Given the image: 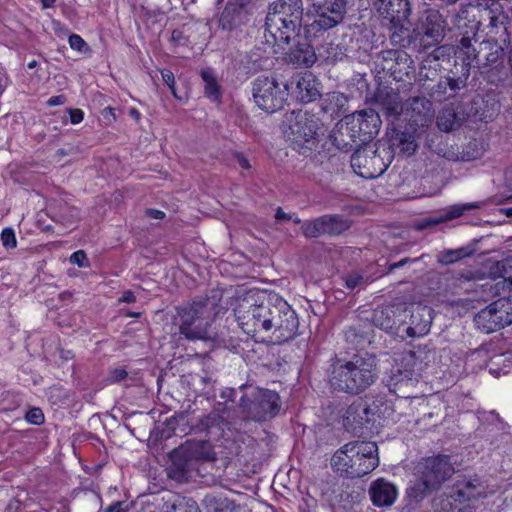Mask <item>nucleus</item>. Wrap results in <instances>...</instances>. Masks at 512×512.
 <instances>
[{
    "label": "nucleus",
    "instance_id": "5",
    "mask_svg": "<svg viewBox=\"0 0 512 512\" xmlns=\"http://www.w3.org/2000/svg\"><path fill=\"white\" fill-rule=\"evenodd\" d=\"M245 389L239 401L242 414L249 420L263 422L277 416L281 410V398L273 390L242 385Z\"/></svg>",
    "mask_w": 512,
    "mask_h": 512
},
{
    "label": "nucleus",
    "instance_id": "62",
    "mask_svg": "<svg viewBox=\"0 0 512 512\" xmlns=\"http://www.w3.org/2000/svg\"><path fill=\"white\" fill-rule=\"evenodd\" d=\"M275 218L277 220H287L289 219L288 215L281 209L278 208L275 214Z\"/></svg>",
    "mask_w": 512,
    "mask_h": 512
},
{
    "label": "nucleus",
    "instance_id": "51",
    "mask_svg": "<svg viewBox=\"0 0 512 512\" xmlns=\"http://www.w3.org/2000/svg\"><path fill=\"white\" fill-rule=\"evenodd\" d=\"M130 510V505L125 501H117L112 503L106 509L101 510L99 512H128Z\"/></svg>",
    "mask_w": 512,
    "mask_h": 512
},
{
    "label": "nucleus",
    "instance_id": "39",
    "mask_svg": "<svg viewBox=\"0 0 512 512\" xmlns=\"http://www.w3.org/2000/svg\"><path fill=\"white\" fill-rule=\"evenodd\" d=\"M382 107L387 116H397L405 113V109L396 93L388 94L382 102Z\"/></svg>",
    "mask_w": 512,
    "mask_h": 512
},
{
    "label": "nucleus",
    "instance_id": "58",
    "mask_svg": "<svg viewBox=\"0 0 512 512\" xmlns=\"http://www.w3.org/2000/svg\"><path fill=\"white\" fill-rule=\"evenodd\" d=\"M65 102H66V97L61 94V95H56V96L50 97L47 100V105L50 107L61 106V105L65 104Z\"/></svg>",
    "mask_w": 512,
    "mask_h": 512
},
{
    "label": "nucleus",
    "instance_id": "22",
    "mask_svg": "<svg viewBox=\"0 0 512 512\" xmlns=\"http://www.w3.org/2000/svg\"><path fill=\"white\" fill-rule=\"evenodd\" d=\"M481 495L479 487L472 481H464L457 485L456 492L451 493L447 499L441 501L444 512H461V508L453 505V502H464L475 499Z\"/></svg>",
    "mask_w": 512,
    "mask_h": 512
},
{
    "label": "nucleus",
    "instance_id": "63",
    "mask_svg": "<svg viewBox=\"0 0 512 512\" xmlns=\"http://www.w3.org/2000/svg\"><path fill=\"white\" fill-rule=\"evenodd\" d=\"M57 0H41L43 8H52L54 7Z\"/></svg>",
    "mask_w": 512,
    "mask_h": 512
},
{
    "label": "nucleus",
    "instance_id": "42",
    "mask_svg": "<svg viewBox=\"0 0 512 512\" xmlns=\"http://www.w3.org/2000/svg\"><path fill=\"white\" fill-rule=\"evenodd\" d=\"M392 312L389 307L376 310L373 316L374 324L384 330L392 329L396 324L390 316Z\"/></svg>",
    "mask_w": 512,
    "mask_h": 512
},
{
    "label": "nucleus",
    "instance_id": "1",
    "mask_svg": "<svg viewBox=\"0 0 512 512\" xmlns=\"http://www.w3.org/2000/svg\"><path fill=\"white\" fill-rule=\"evenodd\" d=\"M233 311L244 333L256 337L262 332H272L278 343L293 338L299 325L295 311L283 298L266 302V293L256 289L239 295L234 300Z\"/></svg>",
    "mask_w": 512,
    "mask_h": 512
},
{
    "label": "nucleus",
    "instance_id": "59",
    "mask_svg": "<svg viewBox=\"0 0 512 512\" xmlns=\"http://www.w3.org/2000/svg\"><path fill=\"white\" fill-rule=\"evenodd\" d=\"M136 301V297L132 291H125L119 298L120 303H133Z\"/></svg>",
    "mask_w": 512,
    "mask_h": 512
},
{
    "label": "nucleus",
    "instance_id": "20",
    "mask_svg": "<svg viewBox=\"0 0 512 512\" xmlns=\"http://www.w3.org/2000/svg\"><path fill=\"white\" fill-rule=\"evenodd\" d=\"M490 31L488 34L496 41L502 42L504 45L509 43V35L506 32H503L501 28L494 29L493 32H491V28L489 27ZM503 56H504V48L502 45H499L498 43L491 44L490 45V52L486 56V67H490V70L487 71L489 73L490 71L496 70L497 74H499L498 79H503Z\"/></svg>",
    "mask_w": 512,
    "mask_h": 512
},
{
    "label": "nucleus",
    "instance_id": "48",
    "mask_svg": "<svg viewBox=\"0 0 512 512\" xmlns=\"http://www.w3.org/2000/svg\"><path fill=\"white\" fill-rule=\"evenodd\" d=\"M1 241L5 248H15L17 240L12 228H4L1 232Z\"/></svg>",
    "mask_w": 512,
    "mask_h": 512
},
{
    "label": "nucleus",
    "instance_id": "23",
    "mask_svg": "<svg viewBox=\"0 0 512 512\" xmlns=\"http://www.w3.org/2000/svg\"><path fill=\"white\" fill-rule=\"evenodd\" d=\"M344 228V223L334 216H323L305 223L303 233L306 237H318L322 234H336Z\"/></svg>",
    "mask_w": 512,
    "mask_h": 512
},
{
    "label": "nucleus",
    "instance_id": "26",
    "mask_svg": "<svg viewBox=\"0 0 512 512\" xmlns=\"http://www.w3.org/2000/svg\"><path fill=\"white\" fill-rule=\"evenodd\" d=\"M288 59L297 66L311 67L317 60V53L307 42H298L288 53Z\"/></svg>",
    "mask_w": 512,
    "mask_h": 512
},
{
    "label": "nucleus",
    "instance_id": "19",
    "mask_svg": "<svg viewBox=\"0 0 512 512\" xmlns=\"http://www.w3.org/2000/svg\"><path fill=\"white\" fill-rule=\"evenodd\" d=\"M410 322L406 328L409 337L425 336L431 328L432 309L421 304H413L410 308Z\"/></svg>",
    "mask_w": 512,
    "mask_h": 512
},
{
    "label": "nucleus",
    "instance_id": "37",
    "mask_svg": "<svg viewBox=\"0 0 512 512\" xmlns=\"http://www.w3.org/2000/svg\"><path fill=\"white\" fill-rule=\"evenodd\" d=\"M488 143L483 139H474L470 141L463 149L461 159L464 161H474L480 159L488 149Z\"/></svg>",
    "mask_w": 512,
    "mask_h": 512
},
{
    "label": "nucleus",
    "instance_id": "18",
    "mask_svg": "<svg viewBox=\"0 0 512 512\" xmlns=\"http://www.w3.org/2000/svg\"><path fill=\"white\" fill-rule=\"evenodd\" d=\"M268 14L288 20L293 27H301L303 19L302 0H276L270 5Z\"/></svg>",
    "mask_w": 512,
    "mask_h": 512
},
{
    "label": "nucleus",
    "instance_id": "4",
    "mask_svg": "<svg viewBox=\"0 0 512 512\" xmlns=\"http://www.w3.org/2000/svg\"><path fill=\"white\" fill-rule=\"evenodd\" d=\"M434 360L435 351L426 346H419L397 354L390 370L389 387L416 381Z\"/></svg>",
    "mask_w": 512,
    "mask_h": 512
},
{
    "label": "nucleus",
    "instance_id": "49",
    "mask_svg": "<svg viewBox=\"0 0 512 512\" xmlns=\"http://www.w3.org/2000/svg\"><path fill=\"white\" fill-rule=\"evenodd\" d=\"M70 262L72 264H75V265H77L79 267H83V268L89 266L88 258L86 256V253L83 250H78V251L74 252L70 256Z\"/></svg>",
    "mask_w": 512,
    "mask_h": 512
},
{
    "label": "nucleus",
    "instance_id": "57",
    "mask_svg": "<svg viewBox=\"0 0 512 512\" xmlns=\"http://www.w3.org/2000/svg\"><path fill=\"white\" fill-rule=\"evenodd\" d=\"M235 158L237 160V163L238 165L244 169V170H248L251 168V165H250V162L249 160L247 159V157L241 153V152H236L235 153Z\"/></svg>",
    "mask_w": 512,
    "mask_h": 512
},
{
    "label": "nucleus",
    "instance_id": "54",
    "mask_svg": "<svg viewBox=\"0 0 512 512\" xmlns=\"http://www.w3.org/2000/svg\"><path fill=\"white\" fill-rule=\"evenodd\" d=\"M68 113L72 124H79L84 119V112L81 109H69Z\"/></svg>",
    "mask_w": 512,
    "mask_h": 512
},
{
    "label": "nucleus",
    "instance_id": "31",
    "mask_svg": "<svg viewBox=\"0 0 512 512\" xmlns=\"http://www.w3.org/2000/svg\"><path fill=\"white\" fill-rule=\"evenodd\" d=\"M454 55L462 62L463 66H465L467 70L477 59L476 49L472 45L471 39L468 37H463L459 41L454 49Z\"/></svg>",
    "mask_w": 512,
    "mask_h": 512
},
{
    "label": "nucleus",
    "instance_id": "2",
    "mask_svg": "<svg viewBox=\"0 0 512 512\" xmlns=\"http://www.w3.org/2000/svg\"><path fill=\"white\" fill-rule=\"evenodd\" d=\"M333 469L350 478H359L379 465L378 446L371 441H351L332 456Z\"/></svg>",
    "mask_w": 512,
    "mask_h": 512
},
{
    "label": "nucleus",
    "instance_id": "8",
    "mask_svg": "<svg viewBox=\"0 0 512 512\" xmlns=\"http://www.w3.org/2000/svg\"><path fill=\"white\" fill-rule=\"evenodd\" d=\"M380 127L379 114L369 108L345 116L338 124V131L354 143H365L378 134Z\"/></svg>",
    "mask_w": 512,
    "mask_h": 512
},
{
    "label": "nucleus",
    "instance_id": "34",
    "mask_svg": "<svg viewBox=\"0 0 512 512\" xmlns=\"http://www.w3.org/2000/svg\"><path fill=\"white\" fill-rule=\"evenodd\" d=\"M490 352V345H483L471 351L466 357V366L471 371L488 368Z\"/></svg>",
    "mask_w": 512,
    "mask_h": 512
},
{
    "label": "nucleus",
    "instance_id": "53",
    "mask_svg": "<svg viewBox=\"0 0 512 512\" xmlns=\"http://www.w3.org/2000/svg\"><path fill=\"white\" fill-rule=\"evenodd\" d=\"M443 222H444V220H443V217L441 214L438 216H428L420 222L419 228H428V227L436 226Z\"/></svg>",
    "mask_w": 512,
    "mask_h": 512
},
{
    "label": "nucleus",
    "instance_id": "14",
    "mask_svg": "<svg viewBox=\"0 0 512 512\" xmlns=\"http://www.w3.org/2000/svg\"><path fill=\"white\" fill-rule=\"evenodd\" d=\"M287 85L289 86V96L301 103H310L320 95L319 83L309 71L296 74Z\"/></svg>",
    "mask_w": 512,
    "mask_h": 512
},
{
    "label": "nucleus",
    "instance_id": "7",
    "mask_svg": "<svg viewBox=\"0 0 512 512\" xmlns=\"http://www.w3.org/2000/svg\"><path fill=\"white\" fill-rule=\"evenodd\" d=\"M321 122L314 114L307 111L286 113L282 122V132L295 150L311 148L319 135Z\"/></svg>",
    "mask_w": 512,
    "mask_h": 512
},
{
    "label": "nucleus",
    "instance_id": "52",
    "mask_svg": "<svg viewBox=\"0 0 512 512\" xmlns=\"http://www.w3.org/2000/svg\"><path fill=\"white\" fill-rule=\"evenodd\" d=\"M161 76L163 81L166 83V85L170 88L172 94L174 97H177L176 91H175V78L174 74L170 70H162Z\"/></svg>",
    "mask_w": 512,
    "mask_h": 512
},
{
    "label": "nucleus",
    "instance_id": "56",
    "mask_svg": "<svg viewBox=\"0 0 512 512\" xmlns=\"http://www.w3.org/2000/svg\"><path fill=\"white\" fill-rule=\"evenodd\" d=\"M126 376H127V372L125 369L117 368V369H114L113 371H111L109 378L111 381L117 382V381H121V380L125 379Z\"/></svg>",
    "mask_w": 512,
    "mask_h": 512
},
{
    "label": "nucleus",
    "instance_id": "64",
    "mask_svg": "<svg viewBox=\"0 0 512 512\" xmlns=\"http://www.w3.org/2000/svg\"><path fill=\"white\" fill-rule=\"evenodd\" d=\"M409 261V259L405 258L397 263H394L392 266H391V269H395V268H400L402 267L405 263H407Z\"/></svg>",
    "mask_w": 512,
    "mask_h": 512
},
{
    "label": "nucleus",
    "instance_id": "21",
    "mask_svg": "<svg viewBox=\"0 0 512 512\" xmlns=\"http://www.w3.org/2000/svg\"><path fill=\"white\" fill-rule=\"evenodd\" d=\"M372 503L377 507H389L398 497L397 487L384 478L373 481L369 488Z\"/></svg>",
    "mask_w": 512,
    "mask_h": 512
},
{
    "label": "nucleus",
    "instance_id": "50",
    "mask_svg": "<svg viewBox=\"0 0 512 512\" xmlns=\"http://www.w3.org/2000/svg\"><path fill=\"white\" fill-rule=\"evenodd\" d=\"M476 7L473 4H467L460 7L459 12L456 15V24L460 27L462 26V20H469L470 13L475 10Z\"/></svg>",
    "mask_w": 512,
    "mask_h": 512
},
{
    "label": "nucleus",
    "instance_id": "44",
    "mask_svg": "<svg viewBox=\"0 0 512 512\" xmlns=\"http://www.w3.org/2000/svg\"><path fill=\"white\" fill-rule=\"evenodd\" d=\"M468 255V251L465 248L456 250H447L439 256V262L442 264L455 263Z\"/></svg>",
    "mask_w": 512,
    "mask_h": 512
},
{
    "label": "nucleus",
    "instance_id": "30",
    "mask_svg": "<svg viewBox=\"0 0 512 512\" xmlns=\"http://www.w3.org/2000/svg\"><path fill=\"white\" fill-rule=\"evenodd\" d=\"M418 137L417 129L415 126H409L404 131L397 133L394 145H397L400 152L406 155H411L417 148L416 138Z\"/></svg>",
    "mask_w": 512,
    "mask_h": 512
},
{
    "label": "nucleus",
    "instance_id": "38",
    "mask_svg": "<svg viewBox=\"0 0 512 512\" xmlns=\"http://www.w3.org/2000/svg\"><path fill=\"white\" fill-rule=\"evenodd\" d=\"M201 77L205 83L204 91L206 97L212 101H218L221 97V90L214 71L211 69L202 70Z\"/></svg>",
    "mask_w": 512,
    "mask_h": 512
},
{
    "label": "nucleus",
    "instance_id": "15",
    "mask_svg": "<svg viewBox=\"0 0 512 512\" xmlns=\"http://www.w3.org/2000/svg\"><path fill=\"white\" fill-rule=\"evenodd\" d=\"M173 462L176 464L178 459L185 461L180 465L181 474L184 475L189 469V462L192 460H214L215 452L208 441H191L182 445L172 454Z\"/></svg>",
    "mask_w": 512,
    "mask_h": 512
},
{
    "label": "nucleus",
    "instance_id": "61",
    "mask_svg": "<svg viewBox=\"0 0 512 512\" xmlns=\"http://www.w3.org/2000/svg\"><path fill=\"white\" fill-rule=\"evenodd\" d=\"M146 214L150 218H154V219H163L165 216V213L163 211L156 210V209H148L146 211Z\"/></svg>",
    "mask_w": 512,
    "mask_h": 512
},
{
    "label": "nucleus",
    "instance_id": "6",
    "mask_svg": "<svg viewBox=\"0 0 512 512\" xmlns=\"http://www.w3.org/2000/svg\"><path fill=\"white\" fill-rule=\"evenodd\" d=\"M420 479L415 480L407 489L410 498L422 500L433 489L450 477L454 468L448 456L439 455L424 459L418 466Z\"/></svg>",
    "mask_w": 512,
    "mask_h": 512
},
{
    "label": "nucleus",
    "instance_id": "16",
    "mask_svg": "<svg viewBox=\"0 0 512 512\" xmlns=\"http://www.w3.org/2000/svg\"><path fill=\"white\" fill-rule=\"evenodd\" d=\"M405 115L411 128L412 126L429 127L434 119L433 104L425 97L411 98L406 103Z\"/></svg>",
    "mask_w": 512,
    "mask_h": 512
},
{
    "label": "nucleus",
    "instance_id": "28",
    "mask_svg": "<svg viewBox=\"0 0 512 512\" xmlns=\"http://www.w3.org/2000/svg\"><path fill=\"white\" fill-rule=\"evenodd\" d=\"M500 4L498 0H490L489 4H486L485 13L489 17V25L491 32L494 29L501 28L503 32L508 31L509 16L504 11H500Z\"/></svg>",
    "mask_w": 512,
    "mask_h": 512
},
{
    "label": "nucleus",
    "instance_id": "3",
    "mask_svg": "<svg viewBox=\"0 0 512 512\" xmlns=\"http://www.w3.org/2000/svg\"><path fill=\"white\" fill-rule=\"evenodd\" d=\"M375 379L373 365L363 358L350 361L337 360L329 375V385L333 390L357 394L368 388Z\"/></svg>",
    "mask_w": 512,
    "mask_h": 512
},
{
    "label": "nucleus",
    "instance_id": "33",
    "mask_svg": "<svg viewBox=\"0 0 512 512\" xmlns=\"http://www.w3.org/2000/svg\"><path fill=\"white\" fill-rule=\"evenodd\" d=\"M462 119L452 106L444 107L438 117L437 126L441 131L450 132L460 127Z\"/></svg>",
    "mask_w": 512,
    "mask_h": 512
},
{
    "label": "nucleus",
    "instance_id": "35",
    "mask_svg": "<svg viewBox=\"0 0 512 512\" xmlns=\"http://www.w3.org/2000/svg\"><path fill=\"white\" fill-rule=\"evenodd\" d=\"M348 98L341 92H330L322 98V109L326 113L337 114L347 104Z\"/></svg>",
    "mask_w": 512,
    "mask_h": 512
},
{
    "label": "nucleus",
    "instance_id": "24",
    "mask_svg": "<svg viewBox=\"0 0 512 512\" xmlns=\"http://www.w3.org/2000/svg\"><path fill=\"white\" fill-rule=\"evenodd\" d=\"M474 323L479 331L486 334L506 327L493 302L475 315Z\"/></svg>",
    "mask_w": 512,
    "mask_h": 512
},
{
    "label": "nucleus",
    "instance_id": "29",
    "mask_svg": "<svg viewBox=\"0 0 512 512\" xmlns=\"http://www.w3.org/2000/svg\"><path fill=\"white\" fill-rule=\"evenodd\" d=\"M488 370L489 373L495 377L510 373L512 371V353L503 352L490 354Z\"/></svg>",
    "mask_w": 512,
    "mask_h": 512
},
{
    "label": "nucleus",
    "instance_id": "41",
    "mask_svg": "<svg viewBox=\"0 0 512 512\" xmlns=\"http://www.w3.org/2000/svg\"><path fill=\"white\" fill-rule=\"evenodd\" d=\"M499 316L502 317L503 322L506 326L512 324V295L508 297H502L493 301Z\"/></svg>",
    "mask_w": 512,
    "mask_h": 512
},
{
    "label": "nucleus",
    "instance_id": "13",
    "mask_svg": "<svg viewBox=\"0 0 512 512\" xmlns=\"http://www.w3.org/2000/svg\"><path fill=\"white\" fill-rule=\"evenodd\" d=\"M266 40L273 43L279 49L285 50L292 40L299 36L301 27H293L288 20L267 14L266 16Z\"/></svg>",
    "mask_w": 512,
    "mask_h": 512
},
{
    "label": "nucleus",
    "instance_id": "47",
    "mask_svg": "<svg viewBox=\"0 0 512 512\" xmlns=\"http://www.w3.org/2000/svg\"><path fill=\"white\" fill-rule=\"evenodd\" d=\"M69 45L73 50H76L80 53H85L89 51V47L84 39L78 34H72L68 39Z\"/></svg>",
    "mask_w": 512,
    "mask_h": 512
},
{
    "label": "nucleus",
    "instance_id": "45",
    "mask_svg": "<svg viewBox=\"0 0 512 512\" xmlns=\"http://www.w3.org/2000/svg\"><path fill=\"white\" fill-rule=\"evenodd\" d=\"M387 55L390 59L395 60L397 64H404L407 68H410L413 63L411 57L402 50H391L387 52Z\"/></svg>",
    "mask_w": 512,
    "mask_h": 512
},
{
    "label": "nucleus",
    "instance_id": "43",
    "mask_svg": "<svg viewBox=\"0 0 512 512\" xmlns=\"http://www.w3.org/2000/svg\"><path fill=\"white\" fill-rule=\"evenodd\" d=\"M476 208H479V205L476 203L455 204L449 206L441 215L444 222H446L462 216L467 210Z\"/></svg>",
    "mask_w": 512,
    "mask_h": 512
},
{
    "label": "nucleus",
    "instance_id": "60",
    "mask_svg": "<svg viewBox=\"0 0 512 512\" xmlns=\"http://www.w3.org/2000/svg\"><path fill=\"white\" fill-rule=\"evenodd\" d=\"M362 281V277L360 276H349L346 279V285L350 289L356 288L359 283Z\"/></svg>",
    "mask_w": 512,
    "mask_h": 512
},
{
    "label": "nucleus",
    "instance_id": "32",
    "mask_svg": "<svg viewBox=\"0 0 512 512\" xmlns=\"http://www.w3.org/2000/svg\"><path fill=\"white\" fill-rule=\"evenodd\" d=\"M203 502L207 512H236L239 509L234 501L223 496L207 495Z\"/></svg>",
    "mask_w": 512,
    "mask_h": 512
},
{
    "label": "nucleus",
    "instance_id": "55",
    "mask_svg": "<svg viewBox=\"0 0 512 512\" xmlns=\"http://www.w3.org/2000/svg\"><path fill=\"white\" fill-rule=\"evenodd\" d=\"M444 84L449 86V88L452 91H456V90H459L462 87H464V81L459 79V78L455 79V78H452V77H448Z\"/></svg>",
    "mask_w": 512,
    "mask_h": 512
},
{
    "label": "nucleus",
    "instance_id": "25",
    "mask_svg": "<svg viewBox=\"0 0 512 512\" xmlns=\"http://www.w3.org/2000/svg\"><path fill=\"white\" fill-rule=\"evenodd\" d=\"M250 0H228L219 23L225 30H231L240 21L243 9L249 4Z\"/></svg>",
    "mask_w": 512,
    "mask_h": 512
},
{
    "label": "nucleus",
    "instance_id": "11",
    "mask_svg": "<svg viewBox=\"0 0 512 512\" xmlns=\"http://www.w3.org/2000/svg\"><path fill=\"white\" fill-rule=\"evenodd\" d=\"M317 18L310 25L316 31H326L338 25L346 12V0H311Z\"/></svg>",
    "mask_w": 512,
    "mask_h": 512
},
{
    "label": "nucleus",
    "instance_id": "9",
    "mask_svg": "<svg viewBox=\"0 0 512 512\" xmlns=\"http://www.w3.org/2000/svg\"><path fill=\"white\" fill-rule=\"evenodd\" d=\"M180 334L188 340H201L208 337L211 309L208 302H193L178 310Z\"/></svg>",
    "mask_w": 512,
    "mask_h": 512
},
{
    "label": "nucleus",
    "instance_id": "27",
    "mask_svg": "<svg viewBox=\"0 0 512 512\" xmlns=\"http://www.w3.org/2000/svg\"><path fill=\"white\" fill-rule=\"evenodd\" d=\"M445 35L444 21L441 15L436 12H430L426 17L424 36L431 39L427 45L439 43Z\"/></svg>",
    "mask_w": 512,
    "mask_h": 512
},
{
    "label": "nucleus",
    "instance_id": "40",
    "mask_svg": "<svg viewBox=\"0 0 512 512\" xmlns=\"http://www.w3.org/2000/svg\"><path fill=\"white\" fill-rule=\"evenodd\" d=\"M342 55V48L331 42L324 43L318 47L317 58H322L325 61L335 62L338 59H341Z\"/></svg>",
    "mask_w": 512,
    "mask_h": 512
},
{
    "label": "nucleus",
    "instance_id": "36",
    "mask_svg": "<svg viewBox=\"0 0 512 512\" xmlns=\"http://www.w3.org/2000/svg\"><path fill=\"white\" fill-rule=\"evenodd\" d=\"M161 512H201L197 503L192 499L175 498L173 501H166Z\"/></svg>",
    "mask_w": 512,
    "mask_h": 512
},
{
    "label": "nucleus",
    "instance_id": "10",
    "mask_svg": "<svg viewBox=\"0 0 512 512\" xmlns=\"http://www.w3.org/2000/svg\"><path fill=\"white\" fill-rule=\"evenodd\" d=\"M253 98L256 105L267 112L281 109L288 99L289 86L273 77H258L253 82Z\"/></svg>",
    "mask_w": 512,
    "mask_h": 512
},
{
    "label": "nucleus",
    "instance_id": "12",
    "mask_svg": "<svg viewBox=\"0 0 512 512\" xmlns=\"http://www.w3.org/2000/svg\"><path fill=\"white\" fill-rule=\"evenodd\" d=\"M390 162V158L386 162L380 152L367 148L357 150L351 157L352 168L358 175L366 179H373L382 175L387 170Z\"/></svg>",
    "mask_w": 512,
    "mask_h": 512
},
{
    "label": "nucleus",
    "instance_id": "17",
    "mask_svg": "<svg viewBox=\"0 0 512 512\" xmlns=\"http://www.w3.org/2000/svg\"><path fill=\"white\" fill-rule=\"evenodd\" d=\"M375 6L381 17L388 20L395 28H404L410 15L408 0H376Z\"/></svg>",
    "mask_w": 512,
    "mask_h": 512
},
{
    "label": "nucleus",
    "instance_id": "46",
    "mask_svg": "<svg viewBox=\"0 0 512 512\" xmlns=\"http://www.w3.org/2000/svg\"><path fill=\"white\" fill-rule=\"evenodd\" d=\"M25 420L33 425H41L44 423L45 417L40 408L33 407L26 412Z\"/></svg>",
    "mask_w": 512,
    "mask_h": 512
}]
</instances>
